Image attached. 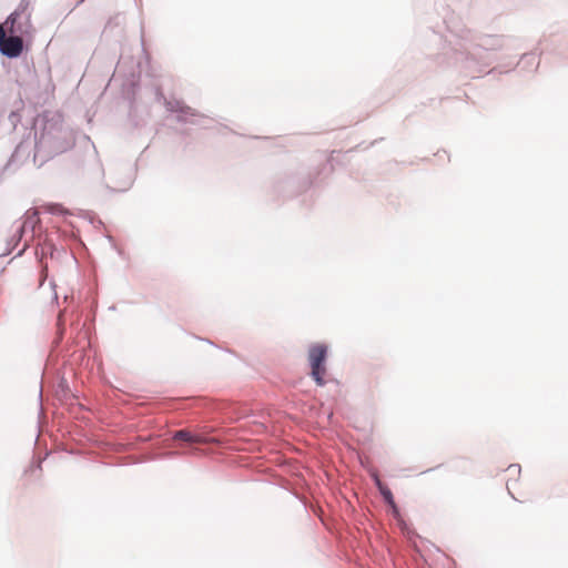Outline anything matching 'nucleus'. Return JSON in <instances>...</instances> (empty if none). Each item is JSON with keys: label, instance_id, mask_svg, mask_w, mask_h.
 <instances>
[{"label": "nucleus", "instance_id": "5", "mask_svg": "<svg viewBox=\"0 0 568 568\" xmlns=\"http://www.w3.org/2000/svg\"><path fill=\"white\" fill-rule=\"evenodd\" d=\"M174 439H181L189 443H203V438L200 436L192 435L187 430H179L174 435Z\"/></svg>", "mask_w": 568, "mask_h": 568}, {"label": "nucleus", "instance_id": "8", "mask_svg": "<svg viewBox=\"0 0 568 568\" xmlns=\"http://www.w3.org/2000/svg\"><path fill=\"white\" fill-rule=\"evenodd\" d=\"M507 471H508L509 476H511V477L519 476V474H520V466L519 465H510L507 468Z\"/></svg>", "mask_w": 568, "mask_h": 568}, {"label": "nucleus", "instance_id": "3", "mask_svg": "<svg viewBox=\"0 0 568 568\" xmlns=\"http://www.w3.org/2000/svg\"><path fill=\"white\" fill-rule=\"evenodd\" d=\"M23 40L20 34L6 36V40H2L0 51L8 58H17L22 53Z\"/></svg>", "mask_w": 568, "mask_h": 568}, {"label": "nucleus", "instance_id": "9", "mask_svg": "<svg viewBox=\"0 0 568 568\" xmlns=\"http://www.w3.org/2000/svg\"><path fill=\"white\" fill-rule=\"evenodd\" d=\"M516 484H517V481H516V480H514L513 483H510V479H508V480H507V483H506L507 489H508L509 494H510L513 497H515V493H514V490L516 489Z\"/></svg>", "mask_w": 568, "mask_h": 568}, {"label": "nucleus", "instance_id": "7", "mask_svg": "<svg viewBox=\"0 0 568 568\" xmlns=\"http://www.w3.org/2000/svg\"><path fill=\"white\" fill-rule=\"evenodd\" d=\"M64 139H65V142H64V145L63 146H60L58 148V150L60 152H64L67 150H70L73 145H74V140L72 138V134L69 133V132H65L64 133Z\"/></svg>", "mask_w": 568, "mask_h": 568}, {"label": "nucleus", "instance_id": "1", "mask_svg": "<svg viewBox=\"0 0 568 568\" xmlns=\"http://www.w3.org/2000/svg\"><path fill=\"white\" fill-rule=\"evenodd\" d=\"M3 24L10 34L23 36L30 33L32 29L30 2L22 0Z\"/></svg>", "mask_w": 568, "mask_h": 568}, {"label": "nucleus", "instance_id": "2", "mask_svg": "<svg viewBox=\"0 0 568 568\" xmlns=\"http://www.w3.org/2000/svg\"><path fill=\"white\" fill-rule=\"evenodd\" d=\"M327 345L316 343L310 346L307 359L311 367V376L318 386L325 384Z\"/></svg>", "mask_w": 568, "mask_h": 568}, {"label": "nucleus", "instance_id": "4", "mask_svg": "<svg viewBox=\"0 0 568 568\" xmlns=\"http://www.w3.org/2000/svg\"><path fill=\"white\" fill-rule=\"evenodd\" d=\"M40 209L43 212L55 214V215H63L68 213V210L59 203H44L40 206Z\"/></svg>", "mask_w": 568, "mask_h": 568}, {"label": "nucleus", "instance_id": "6", "mask_svg": "<svg viewBox=\"0 0 568 568\" xmlns=\"http://www.w3.org/2000/svg\"><path fill=\"white\" fill-rule=\"evenodd\" d=\"M377 486H378L379 491L383 495L385 501L388 505H390L392 507H395V501H394L392 491L386 486L382 485V483L379 480H377Z\"/></svg>", "mask_w": 568, "mask_h": 568}]
</instances>
